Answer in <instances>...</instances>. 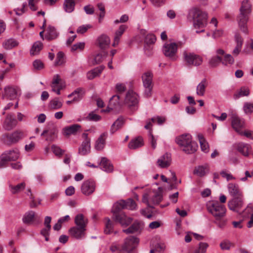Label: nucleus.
<instances>
[{
  "label": "nucleus",
  "mask_w": 253,
  "mask_h": 253,
  "mask_svg": "<svg viewBox=\"0 0 253 253\" xmlns=\"http://www.w3.org/2000/svg\"><path fill=\"white\" fill-rule=\"evenodd\" d=\"M207 14L197 7L191 8L187 16V20L193 23L195 28H203L207 24Z\"/></svg>",
  "instance_id": "nucleus-1"
},
{
  "label": "nucleus",
  "mask_w": 253,
  "mask_h": 253,
  "mask_svg": "<svg viewBox=\"0 0 253 253\" xmlns=\"http://www.w3.org/2000/svg\"><path fill=\"white\" fill-rule=\"evenodd\" d=\"M175 142L182 151L187 154L194 153L198 147L197 143L192 140V136L189 134H182L176 137Z\"/></svg>",
  "instance_id": "nucleus-2"
},
{
  "label": "nucleus",
  "mask_w": 253,
  "mask_h": 253,
  "mask_svg": "<svg viewBox=\"0 0 253 253\" xmlns=\"http://www.w3.org/2000/svg\"><path fill=\"white\" fill-rule=\"evenodd\" d=\"M208 210L216 221L222 220L225 216L226 211L225 206L218 202L210 203L208 206Z\"/></svg>",
  "instance_id": "nucleus-3"
},
{
  "label": "nucleus",
  "mask_w": 253,
  "mask_h": 253,
  "mask_svg": "<svg viewBox=\"0 0 253 253\" xmlns=\"http://www.w3.org/2000/svg\"><path fill=\"white\" fill-rule=\"evenodd\" d=\"M183 60L188 66L200 65L203 62L202 58L193 52L185 50L183 52Z\"/></svg>",
  "instance_id": "nucleus-4"
},
{
  "label": "nucleus",
  "mask_w": 253,
  "mask_h": 253,
  "mask_svg": "<svg viewBox=\"0 0 253 253\" xmlns=\"http://www.w3.org/2000/svg\"><path fill=\"white\" fill-rule=\"evenodd\" d=\"M153 74L151 72L148 71L142 75V80L143 86L145 88L144 95L146 97H150L152 95L153 89Z\"/></svg>",
  "instance_id": "nucleus-5"
},
{
  "label": "nucleus",
  "mask_w": 253,
  "mask_h": 253,
  "mask_svg": "<svg viewBox=\"0 0 253 253\" xmlns=\"http://www.w3.org/2000/svg\"><path fill=\"white\" fill-rule=\"evenodd\" d=\"M25 137L24 132L19 129L16 130L12 133H6L4 135V142L8 145L18 143Z\"/></svg>",
  "instance_id": "nucleus-6"
},
{
  "label": "nucleus",
  "mask_w": 253,
  "mask_h": 253,
  "mask_svg": "<svg viewBox=\"0 0 253 253\" xmlns=\"http://www.w3.org/2000/svg\"><path fill=\"white\" fill-rule=\"evenodd\" d=\"M177 44L175 42L165 43L163 46V52L164 55L173 61L177 59Z\"/></svg>",
  "instance_id": "nucleus-7"
},
{
  "label": "nucleus",
  "mask_w": 253,
  "mask_h": 253,
  "mask_svg": "<svg viewBox=\"0 0 253 253\" xmlns=\"http://www.w3.org/2000/svg\"><path fill=\"white\" fill-rule=\"evenodd\" d=\"M162 196L161 194L154 193L152 195L151 193L148 194L145 193L143 195L142 202L147 205L148 207L153 208L154 205L159 204L161 201Z\"/></svg>",
  "instance_id": "nucleus-8"
},
{
  "label": "nucleus",
  "mask_w": 253,
  "mask_h": 253,
  "mask_svg": "<svg viewBox=\"0 0 253 253\" xmlns=\"http://www.w3.org/2000/svg\"><path fill=\"white\" fill-rule=\"evenodd\" d=\"M22 221L27 225H38L41 223V219L34 211H29L24 214Z\"/></svg>",
  "instance_id": "nucleus-9"
},
{
  "label": "nucleus",
  "mask_w": 253,
  "mask_h": 253,
  "mask_svg": "<svg viewBox=\"0 0 253 253\" xmlns=\"http://www.w3.org/2000/svg\"><path fill=\"white\" fill-rule=\"evenodd\" d=\"M21 94L20 89L17 86H7L4 88L2 93V97L10 100L16 99L18 95Z\"/></svg>",
  "instance_id": "nucleus-10"
},
{
  "label": "nucleus",
  "mask_w": 253,
  "mask_h": 253,
  "mask_svg": "<svg viewBox=\"0 0 253 253\" xmlns=\"http://www.w3.org/2000/svg\"><path fill=\"white\" fill-rule=\"evenodd\" d=\"M244 205V196H241L234 197L228 201V206L229 209L235 212H238L242 209Z\"/></svg>",
  "instance_id": "nucleus-11"
},
{
  "label": "nucleus",
  "mask_w": 253,
  "mask_h": 253,
  "mask_svg": "<svg viewBox=\"0 0 253 253\" xmlns=\"http://www.w3.org/2000/svg\"><path fill=\"white\" fill-rule=\"evenodd\" d=\"M139 242V240L138 238L129 236L125 239L122 249L130 253L137 247Z\"/></svg>",
  "instance_id": "nucleus-12"
},
{
  "label": "nucleus",
  "mask_w": 253,
  "mask_h": 253,
  "mask_svg": "<svg viewBox=\"0 0 253 253\" xmlns=\"http://www.w3.org/2000/svg\"><path fill=\"white\" fill-rule=\"evenodd\" d=\"M87 135L88 134L86 133H84L82 135L84 140L78 150V153L81 155H87L90 152V139L87 137Z\"/></svg>",
  "instance_id": "nucleus-13"
},
{
  "label": "nucleus",
  "mask_w": 253,
  "mask_h": 253,
  "mask_svg": "<svg viewBox=\"0 0 253 253\" xmlns=\"http://www.w3.org/2000/svg\"><path fill=\"white\" fill-rule=\"evenodd\" d=\"M249 18V14L243 13L241 12H240V13L237 18V20L241 30L246 34H248L249 33L247 25Z\"/></svg>",
  "instance_id": "nucleus-14"
},
{
  "label": "nucleus",
  "mask_w": 253,
  "mask_h": 253,
  "mask_svg": "<svg viewBox=\"0 0 253 253\" xmlns=\"http://www.w3.org/2000/svg\"><path fill=\"white\" fill-rule=\"evenodd\" d=\"M17 124V120L12 115L8 114L3 121L2 127L5 130L10 131L15 128Z\"/></svg>",
  "instance_id": "nucleus-15"
},
{
  "label": "nucleus",
  "mask_w": 253,
  "mask_h": 253,
  "mask_svg": "<svg viewBox=\"0 0 253 253\" xmlns=\"http://www.w3.org/2000/svg\"><path fill=\"white\" fill-rule=\"evenodd\" d=\"M113 219L116 222H119L122 226H127L132 222V218L128 217L124 212L113 215Z\"/></svg>",
  "instance_id": "nucleus-16"
},
{
  "label": "nucleus",
  "mask_w": 253,
  "mask_h": 253,
  "mask_svg": "<svg viewBox=\"0 0 253 253\" xmlns=\"http://www.w3.org/2000/svg\"><path fill=\"white\" fill-rule=\"evenodd\" d=\"M95 189V184L93 180L84 181L82 185L81 191L83 194L88 196L94 191Z\"/></svg>",
  "instance_id": "nucleus-17"
},
{
  "label": "nucleus",
  "mask_w": 253,
  "mask_h": 253,
  "mask_svg": "<svg viewBox=\"0 0 253 253\" xmlns=\"http://www.w3.org/2000/svg\"><path fill=\"white\" fill-rule=\"evenodd\" d=\"M237 149L245 157H248L250 155L253 154L252 147L249 144L240 142L237 144Z\"/></svg>",
  "instance_id": "nucleus-18"
},
{
  "label": "nucleus",
  "mask_w": 253,
  "mask_h": 253,
  "mask_svg": "<svg viewBox=\"0 0 253 253\" xmlns=\"http://www.w3.org/2000/svg\"><path fill=\"white\" fill-rule=\"evenodd\" d=\"M125 102L129 107L135 106L138 103L137 94L133 91H128L126 95Z\"/></svg>",
  "instance_id": "nucleus-19"
},
{
  "label": "nucleus",
  "mask_w": 253,
  "mask_h": 253,
  "mask_svg": "<svg viewBox=\"0 0 253 253\" xmlns=\"http://www.w3.org/2000/svg\"><path fill=\"white\" fill-rule=\"evenodd\" d=\"M143 227L144 224L142 222L136 221L129 227L123 230V232L127 234L140 232Z\"/></svg>",
  "instance_id": "nucleus-20"
},
{
  "label": "nucleus",
  "mask_w": 253,
  "mask_h": 253,
  "mask_svg": "<svg viewBox=\"0 0 253 253\" xmlns=\"http://www.w3.org/2000/svg\"><path fill=\"white\" fill-rule=\"evenodd\" d=\"M171 161L170 154L167 153L157 160V163L159 167L167 168L170 165Z\"/></svg>",
  "instance_id": "nucleus-21"
},
{
  "label": "nucleus",
  "mask_w": 253,
  "mask_h": 253,
  "mask_svg": "<svg viewBox=\"0 0 253 253\" xmlns=\"http://www.w3.org/2000/svg\"><path fill=\"white\" fill-rule=\"evenodd\" d=\"M85 231V228L77 226L70 228L69 232L72 237L80 239L84 236Z\"/></svg>",
  "instance_id": "nucleus-22"
},
{
  "label": "nucleus",
  "mask_w": 253,
  "mask_h": 253,
  "mask_svg": "<svg viewBox=\"0 0 253 253\" xmlns=\"http://www.w3.org/2000/svg\"><path fill=\"white\" fill-rule=\"evenodd\" d=\"M231 124L233 128L237 132H239L241 129L244 127V122L236 114H233L232 116Z\"/></svg>",
  "instance_id": "nucleus-23"
},
{
  "label": "nucleus",
  "mask_w": 253,
  "mask_h": 253,
  "mask_svg": "<svg viewBox=\"0 0 253 253\" xmlns=\"http://www.w3.org/2000/svg\"><path fill=\"white\" fill-rule=\"evenodd\" d=\"M107 133H102L95 141L94 148L97 151H101L103 149L106 144V139L107 137Z\"/></svg>",
  "instance_id": "nucleus-24"
},
{
  "label": "nucleus",
  "mask_w": 253,
  "mask_h": 253,
  "mask_svg": "<svg viewBox=\"0 0 253 253\" xmlns=\"http://www.w3.org/2000/svg\"><path fill=\"white\" fill-rule=\"evenodd\" d=\"M120 96L119 95H113L110 99L108 109L105 111L109 112L113 109H117L121 105Z\"/></svg>",
  "instance_id": "nucleus-25"
},
{
  "label": "nucleus",
  "mask_w": 253,
  "mask_h": 253,
  "mask_svg": "<svg viewBox=\"0 0 253 253\" xmlns=\"http://www.w3.org/2000/svg\"><path fill=\"white\" fill-rule=\"evenodd\" d=\"M127 26L126 25H121L119 29L116 31L114 38L113 46H116L119 43L121 37L125 31L127 29Z\"/></svg>",
  "instance_id": "nucleus-26"
},
{
  "label": "nucleus",
  "mask_w": 253,
  "mask_h": 253,
  "mask_svg": "<svg viewBox=\"0 0 253 253\" xmlns=\"http://www.w3.org/2000/svg\"><path fill=\"white\" fill-rule=\"evenodd\" d=\"M228 189L229 194L233 198L243 196L242 192L238 185L232 183H229L228 185Z\"/></svg>",
  "instance_id": "nucleus-27"
},
{
  "label": "nucleus",
  "mask_w": 253,
  "mask_h": 253,
  "mask_svg": "<svg viewBox=\"0 0 253 253\" xmlns=\"http://www.w3.org/2000/svg\"><path fill=\"white\" fill-rule=\"evenodd\" d=\"M97 44L101 49H106L110 45V40L109 37L104 34L101 35L97 39Z\"/></svg>",
  "instance_id": "nucleus-28"
},
{
  "label": "nucleus",
  "mask_w": 253,
  "mask_h": 253,
  "mask_svg": "<svg viewBox=\"0 0 253 253\" xmlns=\"http://www.w3.org/2000/svg\"><path fill=\"white\" fill-rule=\"evenodd\" d=\"M100 165L101 169L107 172H111L113 170V165L111 163L110 161L105 157H102L101 158Z\"/></svg>",
  "instance_id": "nucleus-29"
},
{
  "label": "nucleus",
  "mask_w": 253,
  "mask_h": 253,
  "mask_svg": "<svg viewBox=\"0 0 253 253\" xmlns=\"http://www.w3.org/2000/svg\"><path fill=\"white\" fill-rule=\"evenodd\" d=\"M144 145L143 138L138 136L131 140L128 144V147L130 149H136L142 147Z\"/></svg>",
  "instance_id": "nucleus-30"
},
{
  "label": "nucleus",
  "mask_w": 253,
  "mask_h": 253,
  "mask_svg": "<svg viewBox=\"0 0 253 253\" xmlns=\"http://www.w3.org/2000/svg\"><path fill=\"white\" fill-rule=\"evenodd\" d=\"M84 94V92L82 88H78L74 91L72 93L68 95V98L73 97V101L77 102L81 100Z\"/></svg>",
  "instance_id": "nucleus-31"
},
{
  "label": "nucleus",
  "mask_w": 253,
  "mask_h": 253,
  "mask_svg": "<svg viewBox=\"0 0 253 253\" xmlns=\"http://www.w3.org/2000/svg\"><path fill=\"white\" fill-rule=\"evenodd\" d=\"M208 84L207 80L206 79H204L198 84L196 87V93L198 95L201 96L204 95Z\"/></svg>",
  "instance_id": "nucleus-32"
},
{
  "label": "nucleus",
  "mask_w": 253,
  "mask_h": 253,
  "mask_svg": "<svg viewBox=\"0 0 253 253\" xmlns=\"http://www.w3.org/2000/svg\"><path fill=\"white\" fill-rule=\"evenodd\" d=\"M124 124V119L122 117H120L112 125L110 128V132L112 134L114 133L118 129H120Z\"/></svg>",
  "instance_id": "nucleus-33"
},
{
  "label": "nucleus",
  "mask_w": 253,
  "mask_h": 253,
  "mask_svg": "<svg viewBox=\"0 0 253 253\" xmlns=\"http://www.w3.org/2000/svg\"><path fill=\"white\" fill-rule=\"evenodd\" d=\"M235 41L237 43V45L234 49L233 50L232 53L234 55L237 56L239 54L242 48L243 42V39L242 38V37L239 34H236L235 35Z\"/></svg>",
  "instance_id": "nucleus-34"
},
{
  "label": "nucleus",
  "mask_w": 253,
  "mask_h": 253,
  "mask_svg": "<svg viewBox=\"0 0 253 253\" xmlns=\"http://www.w3.org/2000/svg\"><path fill=\"white\" fill-rule=\"evenodd\" d=\"M3 153L5 154L9 161H16L19 157V152L17 149L6 151Z\"/></svg>",
  "instance_id": "nucleus-35"
},
{
  "label": "nucleus",
  "mask_w": 253,
  "mask_h": 253,
  "mask_svg": "<svg viewBox=\"0 0 253 253\" xmlns=\"http://www.w3.org/2000/svg\"><path fill=\"white\" fill-rule=\"evenodd\" d=\"M80 128L81 126L78 124L66 127L63 129V134L65 136H69L71 134H75Z\"/></svg>",
  "instance_id": "nucleus-36"
},
{
  "label": "nucleus",
  "mask_w": 253,
  "mask_h": 253,
  "mask_svg": "<svg viewBox=\"0 0 253 253\" xmlns=\"http://www.w3.org/2000/svg\"><path fill=\"white\" fill-rule=\"evenodd\" d=\"M58 34L54 27L51 26L48 27L45 35L46 39L48 41L53 40L55 39L58 37Z\"/></svg>",
  "instance_id": "nucleus-37"
},
{
  "label": "nucleus",
  "mask_w": 253,
  "mask_h": 253,
  "mask_svg": "<svg viewBox=\"0 0 253 253\" xmlns=\"http://www.w3.org/2000/svg\"><path fill=\"white\" fill-rule=\"evenodd\" d=\"M75 222L77 226L85 228L87 220L84 218L83 214H79L75 217Z\"/></svg>",
  "instance_id": "nucleus-38"
},
{
  "label": "nucleus",
  "mask_w": 253,
  "mask_h": 253,
  "mask_svg": "<svg viewBox=\"0 0 253 253\" xmlns=\"http://www.w3.org/2000/svg\"><path fill=\"white\" fill-rule=\"evenodd\" d=\"M209 169L207 166H199L195 168L193 173L199 177H203L208 172Z\"/></svg>",
  "instance_id": "nucleus-39"
},
{
  "label": "nucleus",
  "mask_w": 253,
  "mask_h": 253,
  "mask_svg": "<svg viewBox=\"0 0 253 253\" xmlns=\"http://www.w3.org/2000/svg\"><path fill=\"white\" fill-rule=\"evenodd\" d=\"M125 204V200H120L119 202H116L114 205L112 209V212L113 213V215L120 213L119 212L122 210L126 209Z\"/></svg>",
  "instance_id": "nucleus-40"
},
{
  "label": "nucleus",
  "mask_w": 253,
  "mask_h": 253,
  "mask_svg": "<svg viewBox=\"0 0 253 253\" xmlns=\"http://www.w3.org/2000/svg\"><path fill=\"white\" fill-rule=\"evenodd\" d=\"M104 69V67L100 66L88 72L87 74V78L88 80H92L99 76Z\"/></svg>",
  "instance_id": "nucleus-41"
},
{
  "label": "nucleus",
  "mask_w": 253,
  "mask_h": 253,
  "mask_svg": "<svg viewBox=\"0 0 253 253\" xmlns=\"http://www.w3.org/2000/svg\"><path fill=\"white\" fill-rule=\"evenodd\" d=\"M75 2L74 0H64L63 8L68 13H71L75 9Z\"/></svg>",
  "instance_id": "nucleus-42"
},
{
  "label": "nucleus",
  "mask_w": 253,
  "mask_h": 253,
  "mask_svg": "<svg viewBox=\"0 0 253 253\" xmlns=\"http://www.w3.org/2000/svg\"><path fill=\"white\" fill-rule=\"evenodd\" d=\"M250 94V90L248 87L243 86L236 92L233 96L235 99H237L242 96H247Z\"/></svg>",
  "instance_id": "nucleus-43"
},
{
  "label": "nucleus",
  "mask_w": 253,
  "mask_h": 253,
  "mask_svg": "<svg viewBox=\"0 0 253 253\" xmlns=\"http://www.w3.org/2000/svg\"><path fill=\"white\" fill-rule=\"evenodd\" d=\"M9 187L11 193L15 194L23 190L26 187V184L23 182L15 186L10 185Z\"/></svg>",
  "instance_id": "nucleus-44"
},
{
  "label": "nucleus",
  "mask_w": 253,
  "mask_h": 253,
  "mask_svg": "<svg viewBox=\"0 0 253 253\" xmlns=\"http://www.w3.org/2000/svg\"><path fill=\"white\" fill-rule=\"evenodd\" d=\"M252 11L251 5L248 0H244L240 8V12L250 14Z\"/></svg>",
  "instance_id": "nucleus-45"
},
{
  "label": "nucleus",
  "mask_w": 253,
  "mask_h": 253,
  "mask_svg": "<svg viewBox=\"0 0 253 253\" xmlns=\"http://www.w3.org/2000/svg\"><path fill=\"white\" fill-rule=\"evenodd\" d=\"M63 104L58 98H55L51 100L49 103V107L53 110H57L62 107Z\"/></svg>",
  "instance_id": "nucleus-46"
},
{
  "label": "nucleus",
  "mask_w": 253,
  "mask_h": 253,
  "mask_svg": "<svg viewBox=\"0 0 253 253\" xmlns=\"http://www.w3.org/2000/svg\"><path fill=\"white\" fill-rule=\"evenodd\" d=\"M42 46L43 45L41 42L39 41L35 42L30 50L31 54L34 55L39 54V52L42 49Z\"/></svg>",
  "instance_id": "nucleus-47"
},
{
  "label": "nucleus",
  "mask_w": 253,
  "mask_h": 253,
  "mask_svg": "<svg viewBox=\"0 0 253 253\" xmlns=\"http://www.w3.org/2000/svg\"><path fill=\"white\" fill-rule=\"evenodd\" d=\"M198 138L202 150L205 153L209 152V146L204 137L202 135H199Z\"/></svg>",
  "instance_id": "nucleus-48"
},
{
  "label": "nucleus",
  "mask_w": 253,
  "mask_h": 253,
  "mask_svg": "<svg viewBox=\"0 0 253 253\" xmlns=\"http://www.w3.org/2000/svg\"><path fill=\"white\" fill-rule=\"evenodd\" d=\"M222 61V57L216 55L212 57L209 61V65L211 67H217Z\"/></svg>",
  "instance_id": "nucleus-49"
},
{
  "label": "nucleus",
  "mask_w": 253,
  "mask_h": 253,
  "mask_svg": "<svg viewBox=\"0 0 253 253\" xmlns=\"http://www.w3.org/2000/svg\"><path fill=\"white\" fill-rule=\"evenodd\" d=\"M105 220L104 232L106 234H109L113 232V223L109 218H106Z\"/></svg>",
  "instance_id": "nucleus-50"
},
{
  "label": "nucleus",
  "mask_w": 253,
  "mask_h": 253,
  "mask_svg": "<svg viewBox=\"0 0 253 253\" xmlns=\"http://www.w3.org/2000/svg\"><path fill=\"white\" fill-rule=\"evenodd\" d=\"M18 42L14 39H8L6 41L3 43V46L4 48L6 49H11L12 48L17 46Z\"/></svg>",
  "instance_id": "nucleus-51"
},
{
  "label": "nucleus",
  "mask_w": 253,
  "mask_h": 253,
  "mask_svg": "<svg viewBox=\"0 0 253 253\" xmlns=\"http://www.w3.org/2000/svg\"><path fill=\"white\" fill-rule=\"evenodd\" d=\"M125 206L126 209L130 210H134L136 209L137 205L135 202L132 199H128L127 200H125Z\"/></svg>",
  "instance_id": "nucleus-52"
},
{
  "label": "nucleus",
  "mask_w": 253,
  "mask_h": 253,
  "mask_svg": "<svg viewBox=\"0 0 253 253\" xmlns=\"http://www.w3.org/2000/svg\"><path fill=\"white\" fill-rule=\"evenodd\" d=\"M65 63L64 54L61 52H58L57 54V57L55 62V66H60Z\"/></svg>",
  "instance_id": "nucleus-53"
},
{
  "label": "nucleus",
  "mask_w": 253,
  "mask_h": 253,
  "mask_svg": "<svg viewBox=\"0 0 253 253\" xmlns=\"http://www.w3.org/2000/svg\"><path fill=\"white\" fill-rule=\"evenodd\" d=\"M107 56V53L104 54V55L98 53L94 56L93 60L92 63L93 65L98 64L103 61L104 59Z\"/></svg>",
  "instance_id": "nucleus-54"
},
{
  "label": "nucleus",
  "mask_w": 253,
  "mask_h": 253,
  "mask_svg": "<svg viewBox=\"0 0 253 253\" xmlns=\"http://www.w3.org/2000/svg\"><path fill=\"white\" fill-rule=\"evenodd\" d=\"M243 215L245 216H249L253 215V206L249 204L246 208L243 211Z\"/></svg>",
  "instance_id": "nucleus-55"
},
{
  "label": "nucleus",
  "mask_w": 253,
  "mask_h": 253,
  "mask_svg": "<svg viewBox=\"0 0 253 253\" xmlns=\"http://www.w3.org/2000/svg\"><path fill=\"white\" fill-rule=\"evenodd\" d=\"M92 27L91 25L87 24V25H83L82 26H79L77 30V32L78 34H83L87 32V31L90 29Z\"/></svg>",
  "instance_id": "nucleus-56"
},
{
  "label": "nucleus",
  "mask_w": 253,
  "mask_h": 253,
  "mask_svg": "<svg viewBox=\"0 0 253 253\" xmlns=\"http://www.w3.org/2000/svg\"><path fill=\"white\" fill-rule=\"evenodd\" d=\"M234 62V58L230 54H226L224 56V59L221 62L224 65L232 64Z\"/></svg>",
  "instance_id": "nucleus-57"
},
{
  "label": "nucleus",
  "mask_w": 253,
  "mask_h": 253,
  "mask_svg": "<svg viewBox=\"0 0 253 253\" xmlns=\"http://www.w3.org/2000/svg\"><path fill=\"white\" fill-rule=\"evenodd\" d=\"M233 246V244L228 240H224L220 244V247L222 250H228Z\"/></svg>",
  "instance_id": "nucleus-58"
},
{
  "label": "nucleus",
  "mask_w": 253,
  "mask_h": 253,
  "mask_svg": "<svg viewBox=\"0 0 253 253\" xmlns=\"http://www.w3.org/2000/svg\"><path fill=\"white\" fill-rule=\"evenodd\" d=\"M51 149L54 154L59 157H61L65 152L64 150L61 149L59 147L56 145H52Z\"/></svg>",
  "instance_id": "nucleus-59"
},
{
  "label": "nucleus",
  "mask_w": 253,
  "mask_h": 253,
  "mask_svg": "<svg viewBox=\"0 0 253 253\" xmlns=\"http://www.w3.org/2000/svg\"><path fill=\"white\" fill-rule=\"evenodd\" d=\"M57 133V131L55 129L48 130V137L46 138V140L50 141H53L56 137Z\"/></svg>",
  "instance_id": "nucleus-60"
},
{
  "label": "nucleus",
  "mask_w": 253,
  "mask_h": 253,
  "mask_svg": "<svg viewBox=\"0 0 253 253\" xmlns=\"http://www.w3.org/2000/svg\"><path fill=\"white\" fill-rule=\"evenodd\" d=\"M243 109L247 114L253 113V103H245L244 105Z\"/></svg>",
  "instance_id": "nucleus-61"
},
{
  "label": "nucleus",
  "mask_w": 253,
  "mask_h": 253,
  "mask_svg": "<svg viewBox=\"0 0 253 253\" xmlns=\"http://www.w3.org/2000/svg\"><path fill=\"white\" fill-rule=\"evenodd\" d=\"M0 158V169H2L6 167L7 163L9 161L7 159L5 154L3 153L1 155Z\"/></svg>",
  "instance_id": "nucleus-62"
},
{
  "label": "nucleus",
  "mask_w": 253,
  "mask_h": 253,
  "mask_svg": "<svg viewBox=\"0 0 253 253\" xmlns=\"http://www.w3.org/2000/svg\"><path fill=\"white\" fill-rule=\"evenodd\" d=\"M156 40L155 36L153 34L147 35L145 38V42L147 44L154 43Z\"/></svg>",
  "instance_id": "nucleus-63"
},
{
  "label": "nucleus",
  "mask_w": 253,
  "mask_h": 253,
  "mask_svg": "<svg viewBox=\"0 0 253 253\" xmlns=\"http://www.w3.org/2000/svg\"><path fill=\"white\" fill-rule=\"evenodd\" d=\"M86 118L89 121H98L100 120L101 117L93 112H91L88 115Z\"/></svg>",
  "instance_id": "nucleus-64"
}]
</instances>
